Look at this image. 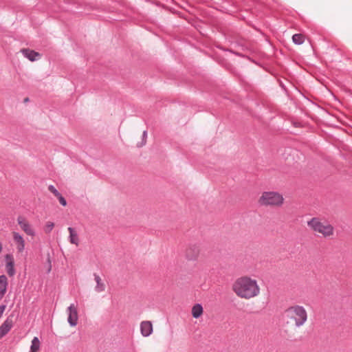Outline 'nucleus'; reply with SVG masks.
Returning <instances> with one entry per match:
<instances>
[{
  "label": "nucleus",
  "instance_id": "nucleus-6",
  "mask_svg": "<svg viewBox=\"0 0 352 352\" xmlns=\"http://www.w3.org/2000/svg\"><path fill=\"white\" fill-rule=\"evenodd\" d=\"M68 314L67 322L71 327H75L78 323L77 307L74 304H71L67 309Z\"/></svg>",
  "mask_w": 352,
  "mask_h": 352
},
{
  "label": "nucleus",
  "instance_id": "nucleus-8",
  "mask_svg": "<svg viewBox=\"0 0 352 352\" xmlns=\"http://www.w3.org/2000/svg\"><path fill=\"white\" fill-rule=\"evenodd\" d=\"M13 322L11 319L7 318L0 326V339L4 337L12 329Z\"/></svg>",
  "mask_w": 352,
  "mask_h": 352
},
{
  "label": "nucleus",
  "instance_id": "nucleus-19",
  "mask_svg": "<svg viewBox=\"0 0 352 352\" xmlns=\"http://www.w3.org/2000/svg\"><path fill=\"white\" fill-rule=\"evenodd\" d=\"M54 223H52V222H50V221H48L46 225H45V232L46 233H50L52 229L54 228Z\"/></svg>",
  "mask_w": 352,
  "mask_h": 352
},
{
  "label": "nucleus",
  "instance_id": "nucleus-14",
  "mask_svg": "<svg viewBox=\"0 0 352 352\" xmlns=\"http://www.w3.org/2000/svg\"><path fill=\"white\" fill-rule=\"evenodd\" d=\"M203 313V307L200 304L195 305L192 308V316L195 318H198Z\"/></svg>",
  "mask_w": 352,
  "mask_h": 352
},
{
  "label": "nucleus",
  "instance_id": "nucleus-23",
  "mask_svg": "<svg viewBox=\"0 0 352 352\" xmlns=\"http://www.w3.org/2000/svg\"><path fill=\"white\" fill-rule=\"evenodd\" d=\"M5 259H6V263H10L11 261H14L13 256L12 254H6L5 256Z\"/></svg>",
  "mask_w": 352,
  "mask_h": 352
},
{
  "label": "nucleus",
  "instance_id": "nucleus-17",
  "mask_svg": "<svg viewBox=\"0 0 352 352\" xmlns=\"http://www.w3.org/2000/svg\"><path fill=\"white\" fill-rule=\"evenodd\" d=\"M6 267L7 273L10 276H13L15 274L14 261L7 263Z\"/></svg>",
  "mask_w": 352,
  "mask_h": 352
},
{
  "label": "nucleus",
  "instance_id": "nucleus-26",
  "mask_svg": "<svg viewBox=\"0 0 352 352\" xmlns=\"http://www.w3.org/2000/svg\"><path fill=\"white\" fill-rule=\"evenodd\" d=\"M29 100L28 98H25L24 101L28 102Z\"/></svg>",
  "mask_w": 352,
  "mask_h": 352
},
{
  "label": "nucleus",
  "instance_id": "nucleus-13",
  "mask_svg": "<svg viewBox=\"0 0 352 352\" xmlns=\"http://www.w3.org/2000/svg\"><path fill=\"white\" fill-rule=\"evenodd\" d=\"M94 280L96 282V286L95 287V291L98 293L104 291L105 285L102 282V280H101L100 277L99 276V275L94 274Z\"/></svg>",
  "mask_w": 352,
  "mask_h": 352
},
{
  "label": "nucleus",
  "instance_id": "nucleus-24",
  "mask_svg": "<svg viewBox=\"0 0 352 352\" xmlns=\"http://www.w3.org/2000/svg\"><path fill=\"white\" fill-rule=\"evenodd\" d=\"M6 306L5 305H0V318H1L5 309H6Z\"/></svg>",
  "mask_w": 352,
  "mask_h": 352
},
{
  "label": "nucleus",
  "instance_id": "nucleus-22",
  "mask_svg": "<svg viewBox=\"0 0 352 352\" xmlns=\"http://www.w3.org/2000/svg\"><path fill=\"white\" fill-rule=\"evenodd\" d=\"M60 202V204L63 206H65L67 205V201L66 199L62 196L61 194L59 195V196H57L56 197Z\"/></svg>",
  "mask_w": 352,
  "mask_h": 352
},
{
  "label": "nucleus",
  "instance_id": "nucleus-4",
  "mask_svg": "<svg viewBox=\"0 0 352 352\" xmlns=\"http://www.w3.org/2000/svg\"><path fill=\"white\" fill-rule=\"evenodd\" d=\"M307 226L314 232L322 234L324 237H329L333 234V227L329 223L324 224L317 217H313L308 221Z\"/></svg>",
  "mask_w": 352,
  "mask_h": 352
},
{
  "label": "nucleus",
  "instance_id": "nucleus-9",
  "mask_svg": "<svg viewBox=\"0 0 352 352\" xmlns=\"http://www.w3.org/2000/svg\"><path fill=\"white\" fill-rule=\"evenodd\" d=\"M141 334L144 337L149 336L153 332V325L150 321H143L140 324Z\"/></svg>",
  "mask_w": 352,
  "mask_h": 352
},
{
  "label": "nucleus",
  "instance_id": "nucleus-1",
  "mask_svg": "<svg viewBox=\"0 0 352 352\" xmlns=\"http://www.w3.org/2000/svg\"><path fill=\"white\" fill-rule=\"evenodd\" d=\"M232 290L237 296L244 299H250L260 293L257 281L247 276L238 278L232 285Z\"/></svg>",
  "mask_w": 352,
  "mask_h": 352
},
{
  "label": "nucleus",
  "instance_id": "nucleus-2",
  "mask_svg": "<svg viewBox=\"0 0 352 352\" xmlns=\"http://www.w3.org/2000/svg\"><path fill=\"white\" fill-rule=\"evenodd\" d=\"M287 318L295 322L296 327L302 326L307 320V313L302 306L294 305L285 311Z\"/></svg>",
  "mask_w": 352,
  "mask_h": 352
},
{
  "label": "nucleus",
  "instance_id": "nucleus-10",
  "mask_svg": "<svg viewBox=\"0 0 352 352\" xmlns=\"http://www.w3.org/2000/svg\"><path fill=\"white\" fill-rule=\"evenodd\" d=\"M21 52L25 58L29 59L30 61H34L37 59V57L41 56L39 53L34 50H30L28 48H24L21 50Z\"/></svg>",
  "mask_w": 352,
  "mask_h": 352
},
{
  "label": "nucleus",
  "instance_id": "nucleus-16",
  "mask_svg": "<svg viewBox=\"0 0 352 352\" xmlns=\"http://www.w3.org/2000/svg\"><path fill=\"white\" fill-rule=\"evenodd\" d=\"M40 348V341L37 337H34L32 340L30 352H37Z\"/></svg>",
  "mask_w": 352,
  "mask_h": 352
},
{
  "label": "nucleus",
  "instance_id": "nucleus-12",
  "mask_svg": "<svg viewBox=\"0 0 352 352\" xmlns=\"http://www.w3.org/2000/svg\"><path fill=\"white\" fill-rule=\"evenodd\" d=\"M8 278L6 275L0 276V298H2L7 290Z\"/></svg>",
  "mask_w": 352,
  "mask_h": 352
},
{
  "label": "nucleus",
  "instance_id": "nucleus-25",
  "mask_svg": "<svg viewBox=\"0 0 352 352\" xmlns=\"http://www.w3.org/2000/svg\"><path fill=\"white\" fill-rule=\"evenodd\" d=\"M2 250H3L2 243L0 242V253L2 252Z\"/></svg>",
  "mask_w": 352,
  "mask_h": 352
},
{
  "label": "nucleus",
  "instance_id": "nucleus-21",
  "mask_svg": "<svg viewBox=\"0 0 352 352\" xmlns=\"http://www.w3.org/2000/svg\"><path fill=\"white\" fill-rule=\"evenodd\" d=\"M48 190L54 194V195L56 197L57 196H59L60 194L53 185H50L48 186Z\"/></svg>",
  "mask_w": 352,
  "mask_h": 352
},
{
  "label": "nucleus",
  "instance_id": "nucleus-5",
  "mask_svg": "<svg viewBox=\"0 0 352 352\" xmlns=\"http://www.w3.org/2000/svg\"><path fill=\"white\" fill-rule=\"evenodd\" d=\"M200 252V247L197 243L190 244L186 250L185 256L189 261H195Z\"/></svg>",
  "mask_w": 352,
  "mask_h": 352
},
{
  "label": "nucleus",
  "instance_id": "nucleus-11",
  "mask_svg": "<svg viewBox=\"0 0 352 352\" xmlns=\"http://www.w3.org/2000/svg\"><path fill=\"white\" fill-rule=\"evenodd\" d=\"M13 239L17 245L16 248H17L18 252H23L25 248V241H24L23 236L18 232H14L13 233Z\"/></svg>",
  "mask_w": 352,
  "mask_h": 352
},
{
  "label": "nucleus",
  "instance_id": "nucleus-15",
  "mask_svg": "<svg viewBox=\"0 0 352 352\" xmlns=\"http://www.w3.org/2000/svg\"><path fill=\"white\" fill-rule=\"evenodd\" d=\"M68 230L69 232V241L72 244L78 245V235L73 228H68Z\"/></svg>",
  "mask_w": 352,
  "mask_h": 352
},
{
  "label": "nucleus",
  "instance_id": "nucleus-3",
  "mask_svg": "<svg viewBox=\"0 0 352 352\" xmlns=\"http://www.w3.org/2000/svg\"><path fill=\"white\" fill-rule=\"evenodd\" d=\"M282 195L274 191L263 192L258 199V204L263 206H280L283 204Z\"/></svg>",
  "mask_w": 352,
  "mask_h": 352
},
{
  "label": "nucleus",
  "instance_id": "nucleus-20",
  "mask_svg": "<svg viewBox=\"0 0 352 352\" xmlns=\"http://www.w3.org/2000/svg\"><path fill=\"white\" fill-rule=\"evenodd\" d=\"M146 138H147V131H144L143 133H142V142H141V143H138L137 146L138 147H141V146H144L146 144Z\"/></svg>",
  "mask_w": 352,
  "mask_h": 352
},
{
  "label": "nucleus",
  "instance_id": "nucleus-18",
  "mask_svg": "<svg viewBox=\"0 0 352 352\" xmlns=\"http://www.w3.org/2000/svg\"><path fill=\"white\" fill-rule=\"evenodd\" d=\"M293 42L296 45H301L304 43V36L301 34H295L292 36Z\"/></svg>",
  "mask_w": 352,
  "mask_h": 352
},
{
  "label": "nucleus",
  "instance_id": "nucleus-7",
  "mask_svg": "<svg viewBox=\"0 0 352 352\" xmlns=\"http://www.w3.org/2000/svg\"><path fill=\"white\" fill-rule=\"evenodd\" d=\"M18 223L19 224L21 229L28 235L34 236V231L31 228L30 225L25 219L22 217H19L17 219Z\"/></svg>",
  "mask_w": 352,
  "mask_h": 352
}]
</instances>
